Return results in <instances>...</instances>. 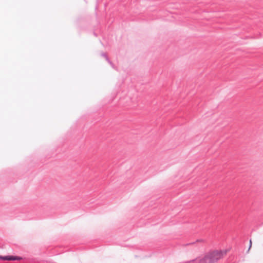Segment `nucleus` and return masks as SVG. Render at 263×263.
Returning <instances> with one entry per match:
<instances>
[{
    "mask_svg": "<svg viewBox=\"0 0 263 263\" xmlns=\"http://www.w3.org/2000/svg\"><path fill=\"white\" fill-rule=\"evenodd\" d=\"M249 249H248V252L249 251V250L250 249L251 246H252V241L250 239V242H249Z\"/></svg>",
    "mask_w": 263,
    "mask_h": 263,
    "instance_id": "obj_4",
    "label": "nucleus"
},
{
    "mask_svg": "<svg viewBox=\"0 0 263 263\" xmlns=\"http://www.w3.org/2000/svg\"><path fill=\"white\" fill-rule=\"evenodd\" d=\"M201 241V240H197V241Z\"/></svg>",
    "mask_w": 263,
    "mask_h": 263,
    "instance_id": "obj_8",
    "label": "nucleus"
},
{
    "mask_svg": "<svg viewBox=\"0 0 263 263\" xmlns=\"http://www.w3.org/2000/svg\"><path fill=\"white\" fill-rule=\"evenodd\" d=\"M93 35H94L95 36H97V34L95 32H93Z\"/></svg>",
    "mask_w": 263,
    "mask_h": 263,
    "instance_id": "obj_6",
    "label": "nucleus"
},
{
    "mask_svg": "<svg viewBox=\"0 0 263 263\" xmlns=\"http://www.w3.org/2000/svg\"><path fill=\"white\" fill-rule=\"evenodd\" d=\"M31 218L29 217H25L24 218H23V219L24 220H29V219H31Z\"/></svg>",
    "mask_w": 263,
    "mask_h": 263,
    "instance_id": "obj_5",
    "label": "nucleus"
},
{
    "mask_svg": "<svg viewBox=\"0 0 263 263\" xmlns=\"http://www.w3.org/2000/svg\"><path fill=\"white\" fill-rule=\"evenodd\" d=\"M226 254L227 250H214L209 252L203 257L199 259L196 258L191 260L186 261L185 263H191L192 262H195L196 263H214Z\"/></svg>",
    "mask_w": 263,
    "mask_h": 263,
    "instance_id": "obj_1",
    "label": "nucleus"
},
{
    "mask_svg": "<svg viewBox=\"0 0 263 263\" xmlns=\"http://www.w3.org/2000/svg\"><path fill=\"white\" fill-rule=\"evenodd\" d=\"M101 55L105 59L106 61L109 64V65L112 67V68L114 69L115 68V66L114 64L110 60L106 53L102 52L101 53Z\"/></svg>",
    "mask_w": 263,
    "mask_h": 263,
    "instance_id": "obj_3",
    "label": "nucleus"
},
{
    "mask_svg": "<svg viewBox=\"0 0 263 263\" xmlns=\"http://www.w3.org/2000/svg\"><path fill=\"white\" fill-rule=\"evenodd\" d=\"M22 257L16 255H0V260L7 261L21 260Z\"/></svg>",
    "mask_w": 263,
    "mask_h": 263,
    "instance_id": "obj_2",
    "label": "nucleus"
},
{
    "mask_svg": "<svg viewBox=\"0 0 263 263\" xmlns=\"http://www.w3.org/2000/svg\"><path fill=\"white\" fill-rule=\"evenodd\" d=\"M194 242H192V243H189L188 245H190V244H194Z\"/></svg>",
    "mask_w": 263,
    "mask_h": 263,
    "instance_id": "obj_7",
    "label": "nucleus"
}]
</instances>
